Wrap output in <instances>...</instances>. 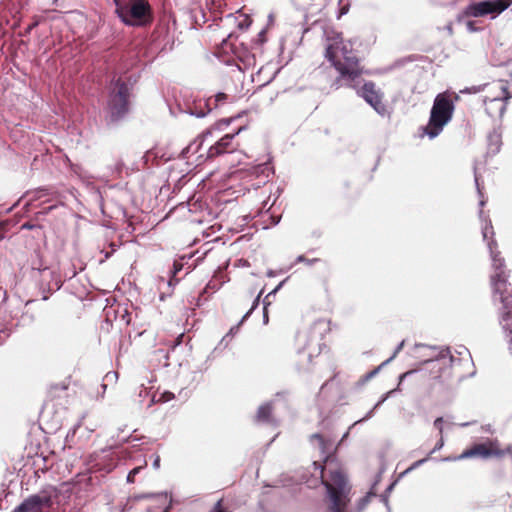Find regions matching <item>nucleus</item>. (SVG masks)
Returning <instances> with one entry per match:
<instances>
[{"mask_svg": "<svg viewBox=\"0 0 512 512\" xmlns=\"http://www.w3.org/2000/svg\"><path fill=\"white\" fill-rule=\"evenodd\" d=\"M244 129V127L238 128L234 133H227L218 139L215 144L210 146L207 152L208 158H215L225 153L235 152L239 144L234 142V138Z\"/></svg>", "mask_w": 512, "mask_h": 512, "instance_id": "12", "label": "nucleus"}, {"mask_svg": "<svg viewBox=\"0 0 512 512\" xmlns=\"http://www.w3.org/2000/svg\"><path fill=\"white\" fill-rule=\"evenodd\" d=\"M115 13L123 24L131 27H146L154 20L148 0H113Z\"/></svg>", "mask_w": 512, "mask_h": 512, "instance_id": "4", "label": "nucleus"}, {"mask_svg": "<svg viewBox=\"0 0 512 512\" xmlns=\"http://www.w3.org/2000/svg\"><path fill=\"white\" fill-rule=\"evenodd\" d=\"M53 506L52 494L48 490H42L26 498L12 512H44Z\"/></svg>", "mask_w": 512, "mask_h": 512, "instance_id": "10", "label": "nucleus"}, {"mask_svg": "<svg viewBox=\"0 0 512 512\" xmlns=\"http://www.w3.org/2000/svg\"><path fill=\"white\" fill-rule=\"evenodd\" d=\"M4 238V228L0 225V241Z\"/></svg>", "mask_w": 512, "mask_h": 512, "instance_id": "32", "label": "nucleus"}, {"mask_svg": "<svg viewBox=\"0 0 512 512\" xmlns=\"http://www.w3.org/2000/svg\"><path fill=\"white\" fill-rule=\"evenodd\" d=\"M68 385L64 383H58L51 385L47 390V398L50 401H54L61 398H67Z\"/></svg>", "mask_w": 512, "mask_h": 512, "instance_id": "16", "label": "nucleus"}, {"mask_svg": "<svg viewBox=\"0 0 512 512\" xmlns=\"http://www.w3.org/2000/svg\"><path fill=\"white\" fill-rule=\"evenodd\" d=\"M183 338H184V334H180V335L177 337V339H176V343H175V344H176V345H179V344L182 342Z\"/></svg>", "mask_w": 512, "mask_h": 512, "instance_id": "29", "label": "nucleus"}, {"mask_svg": "<svg viewBox=\"0 0 512 512\" xmlns=\"http://www.w3.org/2000/svg\"><path fill=\"white\" fill-rule=\"evenodd\" d=\"M434 427L438 430L439 435H444V419L443 417H438L434 420Z\"/></svg>", "mask_w": 512, "mask_h": 512, "instance_id": "24", "label": "nucleus"}, {"mask_svg": "<svg viewBox=\"0 0 512 512\" xmlns=\"http://www.w3.org/2000/svg\"><path fill=\"white\" fill-rule=\"evenodd\" d=\"M470 362V356L460 359L451 355L448 361L446 358H441L430 361L428 364L431 366V374L434 379H439L441 382H448L452 379L460 381L465 378L466 374L462 371L461 366H468Z\"/></svg>", "mask_w": 512, "mask_h": 512, "instance_id": "7", "label": "nucleus"}, {"mask_svg": "<svg viewBox=\"0 0 512 512\" xmlns=\"http://www.w3.org/2000/svg\"><path fill=\"white\" fill-rule=\"evenodd\" d=\"M110 246H111V248H112V252L116 250V247H117V245H116V244L111 243V244H110Z\"/></svg>", "mask_w": 512, "mask_h": 512, "instance_id": "35", "label": "nucleus"}, {"mask_svg": "<svg viewBox=\"0 0 512 512\" xmlns=\"http://www.w3.org/2000/svg\"><path fill=\"white\" fill-rule=\"evenodd\" d=\"M273 405L271 403H265L261 405L255 415V421L258 423H270L272 422Z\"/></svg>", "mask_w": 512, "mask_h": 512, "instance_id": "17", "label": "nucleus"}, {"mask_svg": "<svg viewBox=\"0 0 512 512\" xmlns=\"http://www.w3.org/2000/svg\"><path fill=\"white\" fill-rule=\"evenodd\" d=\"M107 102V121L115 123L121 120L129 111L130 90L126 82L118 78L112 83Z\"/></svg>", "mask_w": 512, "mask_h": 512, "instance_id": "6", "label": "nucleus"}, {"mask_svg": "<svg viewBox=\"0 0 512 512\" xmlns=\"http://www.w3.org/2000/svg\"><path fill=\"white\" fill-rule=\"evenodd\" d=\"M482 235L484 240H487V243L491 240H494L492 237L494 235L493 226L491 223H486L485 226L482 228Z\"/></svg>", "mask_w": 512, "mask_h": 512, "instance_id": "21", "label": "nucleus"}, {"mask_svg": "<svg viewBox=\"0 0 512 512\" xmlns=\"http://www.w3.org/2000/svg\"><path fill=\"white\" fill-rule=\"evenodd\" d=\"M311 440H316L321 452L325 454L323 464L315 461L313 465L319 470L321 483L326 488L328 508L331 512H346L350 502V487L341 465L329 454L332 442L319 433L311 435Z\"/></svg>", "mask_w": 512, "mask_h": 512, "instance_id": "1", "label": "nucleus"}, {"mask_svg": "<svg viewBox=\"0 0 512 512\" xmlns=\"http://www.w3.org/2000/svg\"><path fill=\"white\" fill-rule=\"evenodd\" d=\"M325 57L340 76L350 82L355 81L363 73V67L351 40L345 41L340 33L327 34Z\"/></svg>", "mask_w": 512, "mask_h": 512, "instance_id": "2", "label": "nucleus"}, {"mask_svg": "<svg viewBox=\"0 0 512 512\" xmlns=\"http://www.w3.org/2000/svg\"><path fill=\"white\" fill-rule=\"evenodd\" d=\"M231 119H222L219 122L215 124L214 127H211L210 129H207L205 132H203L202 137L206 139L209 135H212L215 131L220 130L222 126H228Z\"/></svg>", "mask_w": 512, "mask_h": 512, "instance_id": "20", "label": "nucleus"}, {"mask_svg": "<svg viewBox=\"0 0 512 512\" xmlns=\"http://www.w3.org/2000/svg\"><path fill=\"white\" fill-rule=\"evenodd\" d=\"M510 456L512 458V445H508L505 448L500 446V443L496 439H487L485 442L477 443L470 448L465 449L459 456L455 457L454 460H463L468 458H503Z\"/></svg>", "mask_w": 512, "mask_h": 512, "instance_id": "8", "label": "nucleus"}, {"mask_svg": "<svg viewBox=\"0 0 512 512\" xmlns=\"http://www.w3.org/2000/svg\"><path fill=\"white\" fill-rule=\"evenodd\" d=\"M264 34H265V32H264V31H261V33H259V37H260V41H261V42H264V41H265V39L263 38V37H264Z\"/></svg>", "mask_w": 512, "mask_h": 512, "instance_id": "34", "label": "nucleus"}, {"mask_svg": "<svg viewBox=\"0 0 512 512\" xmlns=\"http://www.w3.org/2000/svg\"><path fill=\"white\" fill-rule=\"evenodd\" d=\"M403 345H404V341H402L400 343V345L398 346V348L396 349L394 355L391 358L395 357V355L402 349Z\"/></svg>", "mask_w": 512, "mask_h": 512, "instance_id": "31", "label": "nucleus"}, {"mask_svg": "<svg viewBox=\"0 0 512 512\" xmlns=\"http://www.w3.org/2000/svg\"><path fill=\"white\" fill-rule=\"evenodd\" d=\"M22 229H32L33 228V225H31L30 223H24L21 227Z\"/></svg>", "mask_w": 512, "mask_h": 512, "instance_id": "30", "label": "nucleus"}, {"mask_svg": "<svg viewBox=\"0 0 512 512\" xmlns=\"http://www.w3.org/2000/svg\"><path fill=\"white\" fill-rule=\"evenodd\" d=\"M454 108V101L451 94L444 92L436 96L428 125L425 127V132L430 138H434L440 134L444 126L451 120Z\"/></svg>", "mask_w": 512, "mask_h": 512, "instance_id": "5", "label": "nucleus"}, {"mask_svg": "<svg viewBox=\"0 0 512 512\" xmlns=\"http://www.w3.org/2000/svg\"><path fill=\"white\" fill-rule=\"evenodd\" d=\"M443 446H444V435H439V439H438L437 443L435 444L434 448L429 452L428 456L426 458L415 461L409 468H407L405 470L404 473H408V472L414 470L415 468H417L418 466H420L421 464H423L424 462H426L433 453L440 450Z\"/></svg>", "mask_w": 512, "mask_h": 512, "instance_id": "18", "label": "nucleus"}, {"mask_svg": "<svg viewBox=\"0 0 512 512\" xmlns=\"http://www.w3.org/2000/svg\"><path fill=\"white\" fill-rule=\"evenodd\" d=\"M141 468L142 467H135L132 469L127 476V482L133 483L135 481V476L140 472Z\"/></svg>", "mask_w": 512, "mask_h": 512, "instance_id": "25", "label": "nucleus"}, {"mask_svg": "<svg viewBox=\"0 0 512 512\" xmlns=\"http://www.w3.org/2000/svg\"><path fill=\"white\" fill-rule=\"evenodd\" d=\"M297 261H298V262H304V263H306L307 265H312V264H314V263L318 262V261H319V259H317V258H314V259H307L305 256H302V255H301V256H299V257L297 258Z\"/></svg>", "mask_w": 512, "mask_h": 512, "instance_id": "26", "label": "nucleus"}, {"mask_svg": "<svg viewBox=\"0 0 512 512\" xmlns=\"http://www.w3.org/2000/svg\"><path fill=\"white\" fill-rule=\"evenodd\" d=\"M454 99L458 100L459 99L458 95H454Z\"/></svg>", "mask_w": 512, "mask_h": 512, "instance_id": "36", "label": "nucleus"}, {"mask_svg": "<svg viewBox=\"0 0 512 512\" xmlns=\"http://www.w3.org/2000/svg\"><path fill=\"white\" fill-rule=\"evenodd\" d=\"M229 96L226 93H217L213 96V104L214 105H222L228 100Z\"/></svg>", "mask_w": 512, "mask_h": 512, "instance_id": "22", "label": "nucleus"}, {"mask_svg": "<svg viewBox=\"0 0 512 512\" xmlns=\"http://www.w3.org/2000/svg\"><path fill=\"white\" fill-rule=\"evenodd\" d=\"M359 95L363 97L364 100L370 104L378 114L381 116H390V111L382 100L383 95L379 90L376 89L374 82L369 81L364 83L359 91Z\"/></svg>", "mask_w": 512, "mask_h": 512, "instance_id": "11", "label": "nucleus"}, {"mask_svg": "<svg viewBox=\"0 0 512 512\" xmlns=\"http://www.w3.org/2000/svg\"><path fill=\"white\" fill-rule=\"evenodd\" d=\"M213 102H214L213 101V96L207 98V100H206V107H207L208 111H211V110L216 109V108L219 107V105H214Z\"/></svg>", "mask_w": 512, "mask_h": 512, "instance_id": "27", "label": "nucleus"}, {"mask_svg": "<svg viewBox=\"0 0 512 512\" xmlns=\"http://www.w3.org/2000/svg\"><path fill=\"white\" fill-rule=\"evenodd\" d=\"M488 248L490 250V255L492 259V273H509L506 269L505 260L501 257V252L497 249V242L495 240H491L488 242Z\"/></svg>", "mask_w": 512, "mask_h": 512, "instance_id": "13", "label": "nucleus"}, {"mask_svg": "<svg viewBox=\"0 0 512 512\" xmlns=\"http://www.w3.org/2000/svg\"><path fill=\"white\" fill-rule=\"evenodd\" d=\"M31 267H32V269H34V270H41V269H43V268H44V265H43V263H42L41 259H38V260H36V261H32V262H31Z\"/></svg>", "mask_w": 512, "mask_h": 512, "instance_id": "28", "label": "nucleus"}, {"mask_svg": "<svg viewBox=\"0 0 512 512\" xmlns=\"http://www.w3.org/2000/svg\"><path fill=\"white\" fill-rule=\"evenodd\" d=\"M511 4L510 0H485L469 4L464 9L466 17H484L491 15L495 18L506 10Z\"/></svg>", "mask_w": 512, "mask_h": 512, "instance_id": "9", "label": "nucleus"}, {"mask_svg": "<svg viewBox=\"0 0 512 512\" xmlns=\"http://www.w3.org/2000/svg\"><path fill=\"white\" fill-rule=\"evenodd\" d=\"M330 325V319L319 318L307 329L296 334L295 351L299 356H305L308 364H311L313 359L318 357L326 347L324 338L331 331Z\"/></svg>", "mask_w": 512, "mask_h": 512, "instance_id": "3", "label": "nucleus"}, {"mask_svg": "<svg viewBox=\"0 0 512 512\" xmlns=\"http://www.w3.org/2000/svg\"><path fill=\"white\" fill-rule=\"evenodd\" d=\"M377 369L376 370H373L371 371L368 375H367V378H370V377H373L376 373H377Z\"/></svg>", "mask_w": 512, "mask_h": 512, "instance_id": "33", "label": "nucleus"}, {"mask_svg": "<svg viewBox=\"0 0 512 512\" xmlns=\"http://www.w3.org/2000/svg\"><path fill=\"white\" fill-rule=\"evenodd\" d=\"M183 268V264L179 262H174L173 264V271H172V277L169 281V284H172L173 281L178 282V279L176 278V275L178 272H180Z\"/></svg>", "mask_w": 512, "mask_h": 512, "instance_id": "23", "label": "nucleus"}, {"mask_svg": "<svg viewBox=\"0 0 512 512\" xmlns=\"http://www.w3.org/2000/svg\"><path fill=\"white\" fill-rule=\"evenodd\" d=\"M499 89L501 90V94L494 97V98H491V99H485L484 100V104L487 105L488 103L490 104H498L499 105V111H500V114H502L503 110H504V105H503V101L505 100H508L511 96H510V93H509V90H508V86L507 84L504 82V81H499Z\"/></svg>", "mask_w": 512, "mask_h": 512, "instance_id": "15", "label": "nucleus"}, {"mask_svg": "<svg viewBox=\"0 0 512 512\" xmlns=\"http://www.w3.org/2000/svg\"><path fill=\"white\" fill-rule=\"evenodd\" d=\"M315 297L327 304L332 302V285L327 277H323L319 280V283L314 290Z\"/></svg>", "mask_w": 512, "mask_h": 512, "instance_id": "14", "label": "nucleus"}, {"mask_svg": "<svg viewBox=\"0 0 512 512\" xmlns=\"http://www.w3.org/2000/svg\"><path fill=\"white\" fill-rule=\"evenodd\" d=\"M158 495L159 494H155V495L154 494H139V495L135 496V499L136 500L150 499L151 503L147 507H151L154 511L161 512V511H163L164 507H161L160 504H158L155 501V497Z\"/></svg>", "mask_w": 512, "mask_h": 512, "instance_id": "19", "label": "nucleus"}]
</instances>
